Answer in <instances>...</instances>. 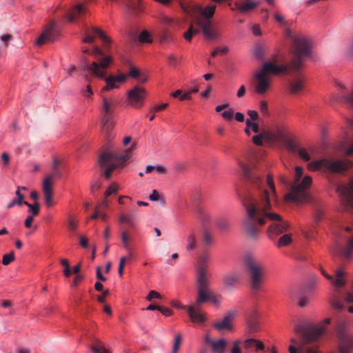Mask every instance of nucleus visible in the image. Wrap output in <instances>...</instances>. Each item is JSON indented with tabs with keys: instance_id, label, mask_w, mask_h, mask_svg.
<instances>
[{
	"instance_id": "obj_47",
	"label": "nucleus",
	"mask_w": 353,
	"mask_h": 353,
	"mask_svg": "<svg viewBox=\"0 0 353 353\" xmlns=\"http://www.w3.org/2000/svg\"><path fill=\"white\" fill-rule=\"evenodd\" d=\"M14 260V252H11L9 254H6L3 256L2 263L4 265H8L11 262H12Z\"/></svg>"
},
{
	"instance_id": "obj_49",
	"label": "nucleus",
	"mask_w": 353,
	"mask_h": 353,
	"mask_svg": "<svg viewBox=\"0 0 353 353\" xmlns=\"http://www.w3.org/2000/svg\"><path fill=\"white\" fill-rule=\"evenodd\" d=\"M168 63L169 65L176 68L179 63L178 59L172 54L168 56Z\"/></svg>"
},
{
	"instance_id": "obj_51",
	"label": "nucleus",
	"mask_w": 353,
	"mask_h": 353,
	"mask_svg": "<svg viewBox=\"0 0 353 353\" xmlns=\"http://www.w3.org/2000/svg\"><path fill=\"white\" fill-rule=\"evenodd\" d=\"M203 241L206 245H211L213 243L212 236L207 230L203 232Z\"/></svg>"
},
{
	"instance_id": "obj_12",
	"label": "nucleus",
	"mask_w": 353,
	"mask_h": 353,
	"mask_svg": "<svg viewBox=\"0 0 353 353\" xmlns=\"http://www.w3.org/2000/svg\"><path fill=\"white\" fill-rule=\"evenodd\" d=\"M330 251L332 255L341 256L344 259H350L353 253V236L347 238L345 243L341 240H337Z\"/></svg>"
},
{
	"instance_id": "obj_14",
	"label": "nucleus",
	"mask_w": 353,
	"mask_h": 353,
	"mask_svg": "<svg viewBox=\"0 0 353 353\" xmlns=\"http://www.w3.org/2000/svg\"><path fill=\"white\" fill-rule=\"evenodd\" d=\"M59 28L54 21H50L44 28L41 35L37 38L36 44L41 46L45 42H52L59 37Z\"/></svg>"
},
{
	"instance_id": "obj_7",
	"label": "nucleus",
	"mask_w": 353,
	"mask_h": 353,
	"mask_svg": "<svg viewBox=\"0 0 353 353\" xmlns=\"http://www.w3.org/2000/svg\"><path fill=\"white\" fill-rule=\"evenodd\" d=\"M216 6L208 5L205 8H200L203 18L198 19L196 24L201 28L204 37L209 40H217L220 39L221 34L219 30L213 26L210 19L214 14Z\"/></svg>"
},
{
	"instance_id": "obj_37",
	"label": "nucleus",
	"mask_w": 353,
	"mask_h": 353,
	"mask_svg": "<svg viewBox=\"0 0 353 353\" xmlns=\"http://www.w3.org/2000/svg\"><path fill=\"white\" fill-rule=\"evenodd\" d=\"M161 22L166 26H179L181 21V19H174L170 17L163 15L161 19Z\"/></svg>"
},
{
	"instance_id": "obj_38",
	"label": "nucleus",
	"mask_w": 353,
	"mask_h": 353,
	"mask_svg": "<svg viewBox=\"0 0 353 353\" xmlns=\"http://www.w3.org/2000/svg\"><path fill=\"white\" fill-rule=\"evenodd\" d=\"M153 172L157 174H163L165 172V168L162 165H148L146 166L145 169V173L149 174Z\"/></svg>"
},
{
	"instance_id": "obj_56",
	"label": "nucleus",
	"mask_w": 353,
	"mask_h": 353,
	"mask_svg": "<svg viewBox=\"0 0 353 353\" xmlns=\"http://www.w3.org/2000/svg\"><path fill=\"white\" fill-rule=\"evenodd\" d=\"M310 298L306 296L301 295L299 297L298 305L301 307H303L307 305V303L309 302Z\"/></svg>"
},
{
	"instance_id": "obj_26",
	"label": "nucleus",
	"mask_w": 353,
	"mask_h": 353,
	"mask_svg": "<svg viewBox=\"0 0 353 353\" xmlns=\"http://www.w3.org/2000/svg\"><path fill=\"white\" fill-rule=\"evenodd\" d=\"M259 6V2L254 0H245L243 3H235V7L232 8V10H238L240 12L245 13L250 11Z\"/></svg>"
},
{
	"instance_id": "obj_35",
	"label": "nucleus",
	"mask_w": 353,
	"mask_h": 353,
	"mask_svg": "<svg viewBox=\"0 0 353 353\" xmlns=\"http://www.w3.org/2000/svg\"><path fill=\"white\" fill-rule=\"evenodd\" d=\"M255 346L256 350H263L264 345L263 343L254 339H248L245 341L244 347L247 350L252 348Z\"/></svg>"
},
{
	"instance_id": "obj_54",
	"label": "nucleus",
	"mask_w": 353,
	"mask_h": 353,
	"mask_svg": "<svg viewBox=\"0 0 353 353\" xmlns=\"http://www.w3.org/2000/svg\"><path fill=\"white\" fill-rule=\"evenodd\" d=\"M168 106V103H164L159 105H155L150 110L151 112H157L159 111L165 109Z\"/></svg>"
},
{
	"instance_id": "obj_1",
	"label": "nucleus",
	"mask_w": 353,
	"mask_h": 353,
	"mask_svg": "<svg viewBox=\"0 0 353 353\" xmlns=\"http://www.w3.org/2000/svg\"><path fill=\"white\" fill-rule=\"evenodd\" d=\"M239 166L244 176L257 189L256 196L249 194L243 200L247 214L243 223L245 232L250 236L256 238L259 232L256 224L262 225L270 222L267 232L268 237L274 239L287 231L290 224L280 214L272 211V202L277 197L273 179L268 175L265 180L258 170L241 163Z\"/></svg>"
},
{
	"instance_id": "obj_46",
	"label": "nucleus",
	"mask_w": 353,
	"mask_h": 353,
	"mask_svg": "<svg viewBox=\"0 0 353 353\" xmlns=\"http://www.w3.org/2000/svg\"><path fill=\"white\" fill-rule=\"evenodd\" d=\"M296 152L298 153L299 157L301 158L303 161H308L310 159V156L305 148L299 147V148H297Z\"/></svg>"
},
{
	"instance_id": "obj_53",
	"label": "nucleus",
	"mask_w": 353,
	"mask_h": 353,
	"mask_svg": "<svg viewBox=\"0 0 353 353\" xmlns=\"http://www.w3.org/2000/svg\"><path fill=\"white\" fill-rule=\"evenodd\" d=\"M241 343V341L240 340L234 341L233 347L230 351V353H242V350L240 347Z\"/></svg>"
},
{
	"instance_id": "obj_31",
	"label": "nucleus",
	"mask_w": 353,
	"mask_h": 353,
	"mask_svg": "<svg viewBox=\"0 0 353 353\" xmlns=\"http://www.w3.org/2000/svg\"><path fill=\"white\" fill-rule=\"evenodd\" d=\"M247 330L250 334L259 331V321L254 317H248L246 320Z\"/></svg>"
},
{
	"instance_id": "obj_30",
	"label": "nucleus",
	"mask_w": 353,
	"mask_h": 353,
	"mask_svg": "<svg viewBox=\"0 0 353 353\" xmlns=\"http://www.w3.org/2000/svg\"><path fill=\"white\" fill-rule=\"evenodd\" d=\"M16 197L12 199L8 204L6 208L8 209H10L16 205L20 206L22 204H24L23 199L24 196L21 192V188L17 187V189L15 192Z\"/></svg>"
},
{
	"instance_id": "obj_3",
	"label": "nucleus",
	"mask_w": 353,
	"mask_h": 353,
	"mask_svg": "<svg viewBox=\"0 0 353 353\" xmlns=\"http://www.w3.org/2000/svg\"><path fill=\"white\" fill-rule=\"evenodd\" d=\"M302 176L303 168L296 166L295 168L294 183L292 185L290 192L285 196V201L302 203L311 200L309 189L312 185V179L308 175L305 176L303 178H302Z\"/></svg>"
},
{
	"instance_id": "obj_9",
	"label": "nucleus",
	"mask_w": 353,
	"mask_h": 353,
	"mask_svg": "<svg viewBox=\"0 0 353 353\" xmlns=\"http://www.w3.org/2000/svg\"><path fill=\"white\" fill-rule=\"evenodd\" d=\"M92 54L97 57H103L101 60L93 61L92 63H86L83 70L88 72L94 77L103 79L105 74V70L110 65L112 58L110 56H103V52L98 47H94Z\"/></svg>"
},
{
	"instance_id": "obj_39",
	"label": "nucleus",
	"mask_w": 353,
	"mask_h": 353,
	"mask_svg": "<svg viewBox=\"0 0 353 353\" xmlns=\"http://www.w3.org/2000/svg\"><path fill=\"white\" fill-rule=\"evenodd\" d=\"M216 225L221 230H226L229 228V221L225 216H220L215 219Z\"/></svg>"
},
{
	"instance_id": "obj_33",
	"label": "nucleus",
	"mask_w": 353,
	"mask_h": 353,
	"mask_svg": "<svg viewBox=\"0 0 353 353\" xmlns=\"http://www.w3.org/2000/svg\"><path fill=\"white\" fill-rule=\"evenodd\" d=\"M290 353H318V352L310 347H305L303 345H300L298 347L291 345L288 347Z\"/></svg>"
},
{
	"instance_id": "obj_25",
	"label": "nucleus",
	"mask_w": 353,
	"mask_h": 353,
	"mask_svg": "<svg viewBox=\"0 0 353 353\" xmlns=\"http://www.w3.org/2000/svg\"><path fill=\"white\" fill-rule=\"evenodd\" d=\"M322 274L330 280L333 285L337 288L343 287L345 284V280L343 279L344 272L341 269H339L336 271V279H334L332 276L327 274L324 270H321Z\"/></svg>"
},
{
	"instance_id": "obj_20",
	"label": "nucleus",
	"mask_w": 353,
	"mask_h": 353,
	"mask_svg": "<svg viewBox=\"0 0 353 353\" xmlns=\"http://www.w3.org/2000/svg\"><path fill=\"white\" fill-rule=\"evenodd\" d=\"M95 35H98L103 40L105 45L109 46L111 43V39L101 29L95 27L91 29L86 28L84 30L82 41L84 43H92Z\"/></svg>"
},
{
	"instance_id": "obj_41",
	"label": "nucleus",
	"mask_w": 353,
	"mask_h": 353,
	"mask_svg": "<svg viewBox=\"0 0 353 353\" xmlns=\"http://www.w3.org/2000/svg\"><path fill=\"white\" fill-rule=\"evenodd\" d=\"M24 205H27L28 208V212L31 213L30 216H37L39 212V205L37 202H35L33 204H30L27 201H24Z\"/></svg>"
},
{
	"instance_id": "obj_28",
	"label": "nucleus",
	"mask_w": 353,
	"mask_h": 353,
	"mask_svg": "<svg viewBox=\"0 0 353 353\" xmlns=\"http://www.w3.org/2000/svg\"><path fill=\"white\" fill-rule=\"evenodd\" d=\"M304 88V79L301 77H296L289 82L288 89L291 94H297Z\"/></svg>"
},
{
	"instance_id": "obj_60",
	"label": "nucleus",
	"mask_w": 353,
	"mask_h": 353,
	"mask_svg": "<svg viewBox=\"0 0 353 353\" xmlns=\"http://www.w3.org/2000/svg\"><path fill=\"white\" fill-rule=\"evenodd\" d=\"M229 49L228 47H223V48H216V49H214L212 53H211V55L212 57H215L219 53H223V54H225V53H227L228 52Z\"/></svg>"
},
{
	"instance_id": "obj_44",
	"label": "nucleus",
	"mask_w": 353,
	"mask_h": 353,
	"mask_svg": "<svg viewBox=\"0 0 353 353\" xmlns=\"http://www.w3.org/2000/svg\"><path fill=\"white\" fill-rule=\"evenodd\" d=\"M281 143H283L285 145L288 150L294 152H296L297 148L299 147L290 140L288 137H286V140H283Z\"/></svg>"
},
{
	"instance_id": "obj_63",
	"label": "nucleus",
	"mask_w": 353,
	"mask_h": 353,
	"mask_svg": "<svg viewBox=\"0 0 353 353\" xmlns=\"http://www.w3.org/2000/svg\"><path fill=\"white\" fill-rule=\"evenodd\" d=\"M221 115L225 119H231L234 117V111L230 108L228 110L223 111Z\"/></svg>"
},
{
	"instance_id": "obj_23",
	"label": "nucleus",
	"mask_w": 353,
	"mask_h": 353,
	"mask_svg": "<svg viewBox=\"0 0 353 353\" xmlns=\"http://www.w3.org/2000/svg\"><path fill=\"white\" fill-rule=\"evenodd\" d=\"M199 305L196 303L194 305H189L188 307V313L193 323H203L205 321V316L201 312Z\"/></svg>"
},
{
	"instance_id": "obj_8",
	"label": "nucleus",
	"mask_w": 353,
	"mask_h": 353,
	"mask_svg": "<svg viewBox=\"0 0 353 353\" xmlns=\"http://www.w3.org/2000/svg\"><path fill=\"white\" fill-rule=\"evenodd\" d=\"M353 166V162L350 160L332 161L328 159H322L312 161L307 165V168L311 171H316L324 169L332 173L343 172Z\"/></svg>"
},
{
	"instance_id": "obj_55",
	"label": "nucleus",
	"mask_w": 353,
	"mask_h": 353,
	"mask_svg": "<svg viewBox=\"0 0 353 353\" xmlns=\"http://www.w3.org/2000/svg\"><path fill=\"white\" fill-rule=\"evenodd\" d=\"M118 190V187L114 184H111L105 192V197L109 196L113 193H116Z\"/></svg>"
},
{
	"instance_id": "obj_11",
	"label": "nucleus",
	"mask_w": 353,
	"mask_h": 353,
	"mask_svg": "<svg viewBox=\"0 0 353 353\" xmlns=\"http://www.w3.org/2000/svg\"><path fill=\"white\" fill-rule=\"evenodd\" d=\"M117 103V99L113 97H103L101 114L103 128L108 129L112 125L114 110Z\"/></svg>"
},
{
	"instance_id": "obj_50",
	"label": "nucleus",
	"mask_w": 353,
	"mask_h": 353,
	"mask_svg": "<svg viewBox=\"0 0 353 353\" xmlns=\"http://www.w3.org/2000/svg\"><path fill=\"white\" fill-rule=\"evenodd\" d=\"M259 110L263 116H266L269 113L268 102L265 101H261L259 102Z\"/></svg>"
},
{
	"instance_id": "obj_2",
	"label": "nucleus",
	"mask_w": 353,
	"mask_h": 353,
	"mask_svg": "<svg viewBox=\"0 0 353 353\" xmlns=\"http://www.w3.org/2000/svg\"><path fill=\"white\" fill-rule=\"evenodd\" d=\"M286 34L292 42V60L290 65H277L272 62L265 63L260 71L265 75L288 74L290 70L297 71L303 65L306 59L311 56L312 41L308 37L301 34H294L290 30L286 32Z\"/></svg>"
},
{
	"instance_id": "obj_58",
	"label": "nucleus",
	"mask_w": 353,
	"mask_h": 353,
	"mask_svg": "<svg viewBox=\"0 0 353 353\" xmlns=\"http://www.w3.org/2000/svg\"><path fill=\"white\" fill-rule=\"evenodd\" d=\"M193 26H190L188 30L184 34L183 37L187 41H190L192 40V38L193 37Z\"/></svg>"
},
{
	"instance_id": "obj_15",
	"label": "nucleus",
	"mask_w": 353,
	"mask_h": 353,
	"mask_svg": "<svg viewBox=\"0 0 353 353\" xmlns=\"http://www.w3.org/2000/svg\"><path fill=\"white\" fill-rule=\"evenodd\" d=\"M147 94L145 88L135 86L128 92V101L130 105L135 108H140L144 103Z\"/></svg>"
},
{
	"instance_id": "obj_40",
	"label": "nucleus",
	"mask_w": 353,
	"mask_h": 353,
	"mask_svg": "<svg viewBox=\"0 0 353 353\" xmlns=\"http://www.w3.org/2000/svg\"><path fill=\"white\" fill-rule=\"evenodd\" d=\"M196 245V238L194 233H191L187 238L186 249L188 250H192L195 248Z\"/></svg>"
},
{
	"instance_id": "obj_57",
	"label": "nucleus",
	"mask_w": 353,
	"mask_h": 353,
	"mask_svg": "<svg viewBox=\"0 0 353 353\" xmlns=\"http://www.w3.org/2000/svg\"><path fill=\"white\" fill-rule=\"evenodd\" d=\"M161 294L154 290H151L149 292V294H148V296H146V299L148 301H151L152 299H161Z\"/></svg>"
},
{
	"instance_id": "obj_59",
	"label": "nucleus",
	"mask_w": 353,
	"mask_h": 353,
	"mask_svg": "<svg viewBox=\"0 0 353 353\" xmlns=\"http://www.w3.org/2000/svg\"><path fill=\"white\" fill-rule=\"evenodd\" d=\"M125 261H126V258L124 256H123L120 259L119 264V267H118V273L120 276H123V268L125 265Z\"/></svg>"
},
{
	"instance_id": "obj_16",
	"label": "nucleus",
	"mask_w": 353,
	"mask_h": 353,
	"mask_svg": "<svg viewBox=\"0 0 353 353\" xmlns=\"http://www.w3.org/2000/svg\"><path fill=\"white\" fill-rule=\"evenodd\" d=\"M324 217L323 210L317 204L314 203L313 206L312 222L302 229L304 236L307 239L312 238V229H315L318 224L323 220Z\"/></svg>"
},
{
	"instance_id": "obj_45",
	"label": "nucleus",
	"mask_w": 353,
	"mask_h": 353,
	"mask_svg": "<svg viewBox=\"0 0 353 353\" xmlns=\"http://www.w3.org/2000/svg\"><path fill=\"white\" fill-rule=\"evenodd\" d=\"M119 221L121 223H128L130 226H134V221L132 215L130 214H120L119 217Z\"/></svg>"
},
{
	"instance_id": "obj_21",
	"label": "nucleus",
	"mask_w": 353,
	"mask_h": 353,
	"mask_svg": "<svg viewBox=\"0 0 353 353\" xmlns=\"http://www.w3.org/2000/svg\"><path fill=\"white\" fill-rule=\"evenodd\" d=\"M337 192L345 205L353 210V178L347 185H339Z\"/></svg>"
},
{
	"instance_id": "obj_64",
	"label": "nucleus",
	"mask_w": 353,
	"mask_h": 353,
	"mask_svg": "<svg viewBox=\"0 0 353 353\" xmlns=\"http://www.w3.org/2000/svg\"><path fill=\"white\" fill-rule=\"evenodd\" d=\"M159 311L164 316H169L172 314V311L168 307H159Z\"/></svg>"
},
{
	"instance_id": "obj_48",
	"label": "nucleus",
	"mask_w": 353,
	"mask_h": 353,
	"mask_svg": "<svg viewBox=\"0 0 353 353\" xmlns=\"http://www.w3.org/2000/svg\"><path fill=\"white\" fill-rule=\"evenodd\" d=\"M91 351L92 353H110L103 346L99 345V341H97L95 345L91 347Z\"/></svg>"
},
{
	"instance_id": "obj_6",
	"label": "nucleus",
	"mask_w": 353,
	"mask_h": 353,
	"mask_svg": "<svg viewBox=\"0 0 353 353\" xmlns=\"http://www.w3.org/2000/svg\"><path fill=\"white\" fill-rule=\"evenodd\" d=\"M210 281L206 276V272L204 268L200 267L197 271L196 290L198 297L196 304L201 305L210 301L212 304L219 307L221 303V296L211 292L210 290Z\"/></svg>"
},
{
	"instance_id": "obj_34",
	"label": "nucleus",
	"mask_w": 353,
	"mask_h": 353,
	"mask_svg": "<svg viewBox=\"0 0 353 353\" xmlns=\"http://www.w3.org/2000/svg\"><path fill=\"white\" fill-rule=\"evenodd\" d=\"M199 219L202 225L206 228L212 220V215L207 211H201L199 214Z\"/></svg>"
},
{
	"instance_id": "obj_10",
	"label": "nucleus",
	"mask_w": 353,
	"mask_h": 353,
	"mask_svg": "<svg viewBox=\"0 0 353 353\" xmlns=\"http://www.w3.org/2000/svg\"><path fill=\"white\" fill-rule=\"evenodd\" d=\"M330 322V319H324L323 324L312 326L309 327H304L303 326H298L295 329L296 334L302 336L303 341L305 343H310L315 341L319 337L325 330V326L328 325Z\"/></svg>"
},
{
	"instance_id": "obj_27",
	"label": "nucleus",
	"mask_w": 353,
	"mask_h": 353,
	"mask_svg": "<svg viewBox=\"0 0 353 353\" xmlns=\"http://www.w3.org/2000/svg\"><path fill=\"white\" fill-rule=\"evenodd\" d=\"M42 190L44 195L45 203L48 208L53 205L52 188L50 184L49 179H44L42 185Z\"/></svg>"
},
{
	"instance_id": "obj_42",
	"label": "nucleus",
	"mask_w": 353,
	"mask_h": 353,
	"mask_svg": "<svg viewBox=\"0 0 353 353\" xmlns=\"http://www.w3.org/2000/svg\"><path fill=\"white\" fill-rule=\"evenodd\" d=\"M292 242V238L291 235L289 234H285L281 236L278 242H277V246L278 247H283V246H287L290 245Z\"/></svg>"
},
{
	"instance_id": "obj_61",
	"label": "nucleus",
	"mask_w": 353,
	"mask_h": 353,
	"mask_svg": "<svg viewBox=\"0 0 353 353\" xmlns=\"http://www.w3.org/2000/svg\"><path fill=\"white\" fill-rule=\"evenodd\" d=\"M210 259V254L208 252H203V254L199 256V263L201 264H205L208 263Z\"/></svg>"
},
{
	"instance_id": "obj_5",
	"label": "nucleus",
	"mask_w": 353,
	"mask_h": 353,
	"mask_svg": "<svg viewBox=\"0 0 353 353\" xmlns=\"http://www.w3.org/2000/svg\"><path fill=\"white\" fill-rule=\"evenodd\" d=\"M243 265L250 277V288L252 290H261L266 274L265 265L250 255H246L243 259Z\"/></svg>"
},
{
	"instance_id": "obj_22",
	"label": "nucleus",
	"mask_w": 353,
	"mask_h": 353,
	"mask_svg": "<svg viewBox=\"0 0 353 353\" xmlns=\"http://www.w3.org/2000/svg\"><path fill=\"white\" fill-rule=\"evenodd\" d=\"M126 80V75L119 74L118 76H108L105 78V85L103 88V91H108L119 88V85L124 83Z\"/></svg>"
},
{
	"instance_id": "obj_13",
	"label": "nucleus",
	"mask_w": 353,
	"mask_h": 353,
	"mask_svg": "<svg viewBox=\"0 0 353 353\" xmlns=\"http://www.w3.org/2000/svg\"><path fill=\"white\" fill-rule=\"evenodd\" d=\"M272 78L263 72L257 71L254 76V90L259 95H265L271 88Z\"/></svg>"
},
{
	"instance_id": "obj_18",
	"label": "nucleus",
	"mask_w": 353,
	"mask_h": 353,
	"mask_svg": "<svg viewBox=\"0 0 353 353\" xmlns=\"http://www.w3.org/2000/svg\"><path fill=\"white\" fill-rule=\"evenodd\" d=\"M236 314V310L228 311L222 319H217L213 323V327L219 332L232 331L233 330L232 321Z\"/></svg>"
},
{
	"instance_id": "obj_29",
	"label": "nucleus",
	"mask_w": 353,
	"mask_h": 353,
	"mask_svg": "<svg viewBox=\"0 0 353 353\" xmlns=\"http://www.w3.org/2000/svg\"><path fill=\"white\" fill-rule=\"evenodd\" d=\"M86 12V8L81 4H77L67 15V19L70 23L74 22L79 16Z\"/></svg>"
},
{
	"instance_id": "obj_36",
	"label": "nucleus",
	"mask_w": 353,
	"mask_h": 353,
	"mask_svg": "<svg viewBox=\"0 0 353 353\" xmlns=\"http://www.w3.org/2000/svg\"><path fill=\"white\" fill-rule=\"evenodd\" d=\"M58 161L57 160L54 161L52 171V172L46 176L44 179H49L50 184L52 185V180L54 178H61L62 174L58 168Z\"/></svg>"
},
{
	"instance_id": "obj_32",
	"label": "nucleus",
	"mask_w": 353,
	"mask_h": 353,
	"mask_svg": "<svg viewBox=\"0 0 353 353\" xmlns=\"http://www.w3.org/2000/svg\"><path fill=\"white\" fill-rule=\"evenodd\" d=\"M353 348V341L349 338H343L339 343L341 353H349Z\"/></svg>"
},
{
	"instance_id": "obj_52",
	"label": "nucleus",
	"mask_w": 353,
	"mask_h": 353,
	"mask_svg": "<svg viewBox=\"0 0 353 353\" xmlns=\"http://www.w3.org/2000/svg\"><path fill=\"white\" fill-rule=\"evenodd\" d=\"M181 341V336L178 334L175 336L174 343L172 346V353H177Z\"/></svg>"
},
{
	"instance_id": "obj_19",
	"label": "nucleus",
	"mask_w": 353,
	"mask_h": 353,
	"mask_svg": "<svg viewBox=\"0 0 353 353\" xmlns=\"http://www.w3.org/2000/svg\"><path fill=\"white\" fill-rule=\"evenodd\" d=\"M204 343L210 347L212 353H225L228 343L225 339L221 338L213 339L210 333L206 332L203 337Z\"/></svg>"
},
{
	"instance_id": "obj_24",
	"label": "nucleus",
	"mask_w": 353,
	"mask_h": 353,
	"mask_svg": "<svg viewBox=\"0 0 353 353\" xmlns=\"http://www.w3.org/2000/svg\"><path fill=\"white\" fill-rule=\"evenodd\" d=\"M241 283L239 275L236 272H228L223 276V284L225 289H233Z\"/></svg>"
},
{
	"instance_id": "obj_17",
	"label": "nucleus",
	"mask_w": 353,
	"mask_h": 353,
	"mask_svg": "<svg viewBox=\"0 0 353 353\" xmlns=\"http://www.w3.org/2000/svg\"><path fill=\"white\" fill-rule=\"evenodd\" d=\"M265 136L271 141L281 143L288 137L286 128L283 124H274L268 130Z\"/></svg>"
},
{
	"instance_id": "obj_43",
	"label": "nucleus",
	"mask_w": 353,
	"mask_h": 353,
	"mask_svg": "<svg viewBox=\"0 0 353 353\" xmlns=\"http://www.w3.org/2000/svg\"><path fill=\"white\" fill-rule=\"evenodd\" d=\"M139 41L141 43H151L152 38L150 34L147 30L141 31L138 37Z\"/></svg>"
},
{
	"instance_id": "obj_4",
	"label": "nucleus",
	"mask_w": 353,
	"mask_h": 353,
	"mask_svg": "<svg viewBox=\"0 0 353 353\" xmlns=\"http://www.w3.org/2000/svg\"><path fill=\"white\" fill-rule=\"evenodd\" d=\"M135 143L123 151L121 154L114 152H105L103 153L99 159V164L101 168H105L104 175L107 179H109L112 172L117 168H123L126 162L131 157V152L134 149Z\"/></svg>"
},
{
	"instance_id": "obj_62",
	"label": "nucleus",
	"mask_w": 353,
	"mask_h": 353,
	"mask_svg": "<svg viewBox=\"0 0 353 353\" xmlns=\"http://www.w3.org/2000/svg\"><path fill=\"white\" fill-rule=\"evenodd\" d=\"M332 305L335 310H341L343 308V305L340 299H336L332 301Z\"/></svg>"
}]
</instances>
